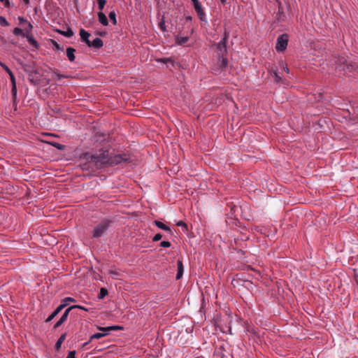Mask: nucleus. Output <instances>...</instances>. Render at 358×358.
Wrapping results in <instances>:
<instances>
[{
	"label": "nucleus",
	"mask_w": 358,
	"mask_h": 358,
	"mask_svg": "<svg viewBox=\"0 0 358 358\" xmlns=\"http://www.w3.org/2000/svg\"><path fill=\"white\" fill-rule=\"evenodd\" d=\"M51 145L54 146L55 148L59 149V150H62L64 148V145L59 143H57V142H50L49 143Z\"/></svg>",
	"instance_id": "nucleus-32"
},
{
	"label": "nucleus",
	"mask_w": 358,
	"mask_h": 358,
	"mask_svg": "<svg viewBox=\"0 0 358 358\" xmlns=\"http://www.w3.org/2000/svg\"><path fill=\"white\" fill-rule=\"evenodd\" d=\"M66 358H76V351L75 350L70 351L68 353Z\"/></svg>",
	"instance_id": "nucleus-42"
},
{
	"label": "nucleus",
	"mask_w": 358,
	"mask_h": 358,
	"mask_svg": "<svg viewBox=\"0 0 358 358\" xmlns=\"http://www.w3.org/2000/svg\"><path fill=\"white\" fill-rule=\"evenodd\" d=\"M17 87H11V95H12V102L13 106L15 108V110H16L17 105L18 103V99L17 97Z\"/></svg>",
	"instance_id": "nucleus-8"
},
{
	"label": "nucleus",
	"mask_w": 358,
	"mask_h": 358,
	"mask_svg": "<svg viewBox=\"0 0 358 358\" xmlns=\"http://www.w3.org/2000/svg\"><path fill=\"white\" fill-rule=\"evenodd\" d=\"M66 306H67V303H64L62 301L61 304L56 309L60 313Z\"/></svg>",
	"instance_id": "nucleus-41"
},
{
	"label": "nucleus",
	"mask_w": 358,
	"mask_h": 358,
	"mask_svg": "<svg viewBox=\"0 0 358 358\" xmlns=\"http://www.w3.org/2000/svg\"><path fill=\"white\" fill-rule=\"evenodd\" d=\"M62 301L64 303H67V305H68L69 303L76 302V299L73 297L67 296V297H65L64 299H63Z\"/></svg>",
	"instance_id": "nucleus-28"
},
{
	"label": "nucleus",
	"mask_w": 358,
	"mask_h": 358,
	"mask_svg": "<svg viewBox=\"0 0 358 358\" xmlns=\"http://www.w3.org/2000/svg\"><path fill=\"white\" fill-rule=\"evenodd\" d=\"M127 160L126 155H115L114 156L109 155V166L117 165Z\"/></svg>",
	"instance_id": "nucleus-5"
},
{
	"label": "nucleus",
	"mask_w": 358,
	"mask_h": 358,
	"mask_svg": "<svg viewBox=\"0 0 358 358\" xmlns=\"http://www.w3.org/2000/svg\"><path fill=\"white\" fill-rule=\"evenodd\" d=\"M176 225L178 226V227H183L185 230H187V224L182 220H180L178 221L177 223H176Z\"/></svg>",
	"instance_id": "nucleus-37"
},
{
	"label": "nucleus",
	"mask_w": 358,
	"mask_h": 358,
	"mask_svg": "<svg viewBox=\"0 0 358 358\" xmlns=\"http://www.w3.org/2000/svg\"><path fill=\"white\" fill-rule=\"evenodd\" d=\"M71 310H73V307H71V306L66 308L65 310L64 313H63V315H62V317H60V319L65 322L66 321L68 315Z\"/></svg>",
	"instance_id": "nucleus-19"
},
{
	"label": "nucleus",
	"mask_w": 358,
	"mask_h": 358,
	"mask_svg": "<svg viewBox=\"0 0 358 358\" xmlns=\"http://www.w3.org/2000/svg\"><path fill=\"white\" fill-rule=\"evenodd\" d=\"M98 3V8L100 10H102L106 5V0H96Z\"/></svg>",
	"instance_id": "nucleus-26"
},
{
	"label": "nucleus",
	"mask_w": 358,
	"mask_h": 358,
	"mask_svg": "<svg viewBox=\"0 0 358 358\" xmlns=\"http://www.w3.org/2000/svg\"><path fill=\"white\" fill-rule=\"evenodd\" d=\"M64 322L63 320H62L61 319H59L55 324L54 326V328L55 329H57L58 328L59 326H61Z\"/></svg>",
	"instance_id": "nucleus-43"
},
{
	"label": "nucleus",
	"mask_w": 358,
	"mask_h": 358,
	"mask_svg": "<svg viewBox=\"0 0 358 358\" xmlns=\"http://www.w3.org/2000/svg\"><path fill=\"white\" fill-rule=\"evenodd\" d=\"M159 27L163 31H165L166 30V28H165V26H164V22H160L159 23Z\"/></svg>",
	"instance_id": "nucleus-46"
},
{
	"label": "nucleus",
	"mask_w": 358,
	"mask_h": 358,
	"mask_svg": "<svg viewBox=\"0 0 358 358\" xmlns=\"http://www.w3.org/2000/svg\"><path fill=\"white\" fill-rule=\"evenodd\" d=\"M106 335H108V333L106 331H103V333H96L90 336V341H91L93 339H99Z\"/></svg>",
	"instance_id": "nucleus-18"
},
{
	"label": "nucleus",
	"mask_w": 358,
	"mask_h": 358,
	"mask_svg": "<svg viewBox=\"0 0 358 358\" xmlns=\"http://www.w3.org/2000/svg\"><path fill=\"white\" fill-rule=\"evenodd\" d=\"M214 355L217 357H220V358H226V356L223 354L221 349H216L214 352Z\"/></svg>",
	"instance_id": "nucleus-29"
},
{
	"label": "nucleus",
	"mask_w": 358,
	"mask_h": 358,
	"mask_svg": "<svg viewBox=\"0 0 358 358\" xmlns=\"http://www.w3.org/2000/svg\"><path fill=\"white\" fill-rule=\"evenodd\" d=\"M0 66L6 71V73H8L9 76H10V73H13L5 64L0 62Z\"/></svg>",
	"instance_id": "nucleus-30"
},
{
	"label": "nucleus",
	"mask_w": 358,
	"mask_h": 358,
	"mask_svg": "<svg viewBox=\"0 0 358 358\" xmlns=\"http://www.w3.org/2000/svg\"><path fill=\"white\" fill-rule=\"evenodd\" d=\"M110 221L104 220L98 224L92 231V236L94 238L101 237L109 228Z\"/></svg>",
	"instance_id": "nucleus-3"
},
{
	"label": "nucleus",
	"mask_w": 358,
	"mask_h": 358,
	"mask_svg": "<svg viewBox=\"0 0 358 358\" xmlns=\"http://www.w3.org/2000/svg\"><path fill=\"white\" fill-rule=\"evenodd\" d=\"M288 41H289V36L287 34H283L280 35L278 37L277 41H276V45H275L276 51L279 53L283 52L287 47Z\"/></svg>",
	"instance_id": "nucleus-4"
},
{
	"label": "nucleus",
	"mask_w": 358,
	"mask_h": 358,
	"mask_svg": "<svg viewBox=\"0 0 358 358\" xmlns=\"http://www.w3.org/2000/svg\"><path fill=\"white\" fill-rule=\"evenodd\" d=\"M98 329L100 331L107 332L108 334L111 331L122 329L123 328L122 327H120V326H118V325H113V326H109V327H98Z\"/></svg>",
	"instance_id": "nucleus-10"
},
{
	"label": "nucleus",
	"mask_w": 358,
	"mask_h": 358,
	"mask_svg": "<svg viewBox=\"0 0 358 358\" xmlns=\"http://www.w3.org/2000/svg\"><path fill=\"white\" fill-rule=\"evenodd\" d=\"M66 336H67L66 333L62 334L60 336V337L59 338V339L57 340V341L56 342V343H55V348L57 350L61 348L62 344L65 341V339L66 338Z\"/></svg>",
	"instance_id": "nucleus-13"
},
{
	"label": "nucleus",
	"mask_w": 358,
	"mask_h": 358,
	"mask_svg": "<svg viewBox=\"0 0 358 358\" xmlns=\"http://www.w3.org/2000/svg\"><path fill=\"white\" fill-rule=\"evenodd\" d=\"M177 266H178V271H177V274H176V280H179L182 278V275H183V271H184V267H183V264H182V262L181 260H178L177 262Z\"/></svg>",
	"instance_id": "nucleus-9"
},
{
	"label": "nucleus",
	"mask_w": 358,
	"mask_h": 358,
	"mask_svg": "<svg viewBox=\"0 0 358 358\" xmlns=\"http://www.w3.org/2000/svg\"><path fill=\"white\" fill-rule=\"evenodd\" d=\"M71 307H73V309L78 308V309L83 310L87 312L89 311V310L87 308H86L85 307L80 306V305H73V306H71Z\"/></svg>",
	"instance_id": "nucleus-38"
},
{
	"label": "nucleus",
	"mask_w": 358,
	"mask_h": 358,
	"mask_svg": "<svg viewBox=\"0 0 358 358\" xmlns=\"http://www.w3.org/2000/svg\"><path fill=\"white\" fill-rule=\"evenodd\" d=\"M98 17L99 21L100 22L101 24H102L104 26H107L108 24V19L103 13H99Z\"/></svg>",
	"instance_id": "nucleus-14"
},
{
	"label": "nucleus",
	"mask_w": 358,
	"mask_h": 358,
	"mask_svg": "<svg viewBox=\"0 0 358 358\" xmlns=\"http://www.w3.org/2000/svg\"><path fill=\"white\" fill-rule=\"evenodd\" d=\"M158 62H162V63H164V64H168V63H171L173 64V62L172 61V59L171 58H163V59H159L157 60Z\"/></svg>",
	"instance_id": "nucleus-31"
},
{
	"label": "nucleus",
	"mask_w": 358,
	"mask_h": 358,
	"mask_svg": "<svg viewBox=\"0 0 358 358\" xmlns=\"http://www.w3.org/2000/svg\"><path fill=\"white\" fill-rule=\"evenodd\" d=\"M222 2H224V1H225V0H222Z\"/></svg>",
	"instance_id": "nucleus-51"
},
{
	"label": "nucleus",
	"mask_w": 358,
	"mask_h": 358,
	"mask_svg": "<svg viewBox=\"0 0 358 358\" xmlns=\"http://www.w3.org/2000/svg\"><path fill=\"white\" fill-rule=\"evenodd\" d=\"M283 70L287 72V73L289 72V68L287 67V65L284 66H283Z\"/></svg>",
	"instance_id": "nucleus-47"
},
{
	"label": "nucleus",
	"mask_w": 358,
	"mask_h": 358,
	"mask_svg": "<svg viewBox=\"0 0 358 358\" xmlns=\"http://www.w3.org/2000/svg\"><path fill=\"white\" fill-rule=\"evenodd\" d=\"M273 76H274L275 80L277 83H279L281 80V78L280 77V76L278 73L277 69L275 70H273Z\"/></svg>",
	"instance_id": "nucleus-33"
},
{
	"label": "nucleus",
	"mask_w": 358,
	"mask_h": 358,
	"mask_svg": "<svg viewBox=\"0 0 358 358\" xmlns=\"http://www.w3.org/2000/svg\"><path fill=\"white\" fill-rule=\"evenodd\" d=\"M62 34L68 38H70L73 35V32L71 29H69L66 31L62 32Z\"/></svg>",
	"instance_id": "nucleus-35"
},
{
	"label": "nucleus",
	"mask_w": 358,
	"mask_h": 358,
	"mask_svg": "<svg viewBox=\"0 0 358 358\" xmlns=\"http://www.w3.org/2000/svg\"><path fill=\"white\" fill-rule=\"evenodd\" d=\"M75 52L76 50L73 48L69 47L66 48V56L70 62L75 60Z\"/></svg>",
	"instance_id": "nucleus-11"
},
{
	"label": "nucleus",
	"mask_w": 358,
	"mask_h": 358,
	"mask_svg": "<svg viewBox=\"0 0 358 358\" xmlns=\"http://www.w3.org/2000/svg\"><path fill=\"white\" fill-rule=\"evenodd\" d=\"M171 244L169 241H164L160 243V246H162L163 248H169V247H171Z\"/></svg>",
	"instance_id": "nucleus-36"
},
{
	"label": "nucleus",
	"mask_w": 358,
	"mask_h": 358,
	"mask_svg": "<svg viewBox=\"0 0 358 358\" xmlns=\"http://www.w3.org/2000/svg\"><path fill=\"white\" fill-rule=\"evenodd\" d=\"M27 27L24 29V31L27 34H29L31 31V30L32 29L33 26L29 22H27Z\"/></svg>",
	"instance_id": "nucleus-39"
},
{
	"label": "nucleus",
	"mask_w": 358,
	"mask_h": 358,
	"mask_svg": "<svg viewBox=\"0 0 358 358\" xmlns=\"http://www.w3.org/2000/svg\"><path fill=\"white\" fill-rule=\"evenodd\" d=\"M192 1V3L194 6V8L195 9V10L196 11L198 15H199V19L201 20V21H205L206 22V15H205V13L203 10V8H202V6L201 4L200 3L199 1V0H191Z\"/></svg>",
	"instance_id": "nucleus-6"
},
{
	"label": "nucleus",
	"mask_w": 358,
	"mask_h": 358,
	"mask_svg": "<svg viewBox=\"0 0 358 358\" xmlns=\"http://www.w3.org/2000/svg\"><path fill=\"white\" fill-rule=\"evenodd\" d=\"M18 20L20 24L28 22V21L25 20L23 17H18Z\"/></svg>",
	"instance_id": "nucleus-45"
},
{
	"label": "nucleus",
	"mask_w": 358,
	"mask_h": 358,
	"mask_svg": "<svg viewBox=\"0 0 358 358\" xmlns=\"http://www.w3.org/2000/svg\"><path fill=\"white\" fill-rule=\"evenodd\" d=\"M162 238V235L161 234H157L152 238V241L154 242H157V241L161 240Z\"/></svg>",
	"instance_id": "nucleus-40"
},
{
	"label": "nucleus",
	"mask_w": 358,
	"mask_h": 358,
	"mask_svg": "<svg viewBox=\"0 0 358 358\" xmlns=\"http://www.w3.org/2000/svg\"><path fill=\"white\" fill-rule=\"evenodd\" d=\"M155 224L162 230H164L166 231H171V228L160 221L155 220Z\"/></svg>",
	"instance_id": "nucleus-15"
},
{
	"label": "nucleus",
	"mask_w": 358,
	"mask_h": 358,
	"mask_svg": "<svg viewBox=\"0 0 358 358\" xmlns=\"http://www.w3.org/2000/svg\"><path fill=\"white\" fill-rule=\"evenodd\" d=\"M55 48H56L57 49H59V44H58L57 43H55Z\"/></svg>",
	"instance_id": "nucleus-49"
},
{
	"label": "nucleus",
	"mask_w": 358,
	"mask_h": 358,
	"mask_svg": "<svg viewBox=\"0 0 358 358\" xmlns=\"http://www.w3.org/2000/svg\"><path fill=\"white\" fill-rule=\"evenodd\" d=\"M230 33L224 30L222 40L216 45V51L218 56H224L227 53V43L229 38Z\"/></svg>",
	"instance_id": "nucleus-2"
},
{
	"label": "nucleus",
	"mask_w": 358,
	"mask_h": 358,
	"mask_svg": "<svg viewBox=\"0 0 358 358\" xmlns=\"http://www.w3.org/2000/svg\"><path fill=\"white\" fill-rule=\"evenodd\" d=\"M80 38H81L82 41L85 42L87 45L90 41V40H89L90 34L85 29H81L80 31Z\"/></svg>",
	"instance_id": "nucleus-12"
},
{
	"label": "nucleus",
	"mask_w": 358,
	"mask_h": 358,
	"mask_svg": "<svg viewBox=\"0 0 358 358\" xmlns=\"http://www.w3.org/2000/svg\"><path fill=\"white\" fill-rule=\"evenodd\" d=\"M28 39V41L34 46L35 47H37L38 45V43L37 41L34 38V37L32 36H27V35H25Z\"/></svg>",
	"instance_id": "nucleus-23"
},
{
	"label": "nucleus",
	"mask_w": 358,
	"mask_h": 358,
	"mask_svg": "<svg viewBox=\"0 0 358 358\" xmlns=\"http://www.w3.org/2000/svg\"><path fill=\"white\" fill-rule=\"evenodd\" d=\"M59 313V312L55 309L49 316L45 320V322H50L51 320H52Z\"/></svg>",
	"instance_id": "nucleus-20"
},
{
	"label": "nucleus",
	"mask_w": 358,
	"mask_h": 358,
	"mask_svg": "<svg viewBox=\"0 0 358 358\" xmlns=\"http://www.w3.org/2000/svg\"><path fill=\"white\" fill-rule=\"evenodd\" d=\"M187 20H192V17H190V16H189V17H187Z\"/></svg>",
	"instance_id": "nucleus-50"
},
{
	"label": "nucleus",
	"mask_w": 358,
	"mask_h": 358,
	"mask_svg": "<svg viewBox=\"0 0 358 358\" xmlns=\"http://www.w3.org/2000/svg\"><path fill=\"white\" fill-rule=\"evenodd\" d=\"M0 2L3 3L5 7H6V8H10V6L9 0H0Z\"/></svg>",
	"instance_id": "nucleus-44"
},
{
	"label": "nucleus",
	"mask_w": 358,
	"mask_h": 358,
	"mask_svg": "<svg viewBox=\"0 0 358 358\" xmlns=\"http://www.w3.org/2000/svg\"><path fill=\"white\" fill-rule=\"evenodd\" d=\"M13 34L15 35H23L24 36H25V34H24V31L22 29L19 28V27H15L14 29H13Z\"/></svg>",
	"instance_id": "nucleus-25"
},
{
	"label": "nucleus",
	"mask_w": 358,
	"mask_h": 358,
	"mask_svg": "<svg viewBox=\"0 0 358 358\" xmlns=\"http://www.w3.org/2000/svg\"><path fill=\"white\" fill-rule=\"evenodd\" d=\"M219 59L220 60V67L222 69H225L228 65V59L224 56H218Z\"/></svg>",
	"instance_id": "nucleus-17"
},
{
	"label": "nucleus",
	"mask_w": 358,
	"mask_h": 358,
	"mask_svg": "<svg viewBox=\"0 0 358 358\" xmlns=\"http://www.w3.org/2000/svg\"><path fill=\"white\" fill-rule=\"evenodd\" d=\"M53 76H54V79L57 80H59L62 78H67V76L61 74V73H57V72H55Z\"/></svg>",
	"instance_id": "nucleus-27"
},
{
	"label": "nucleus",
	"mask_w": 358,
	"mask_h": 358,
	"mask_svg": "<svg viewBox=\"0 0 358 358\" xmlns=\"http://www.w3.org/2000/svg\"><path fill=\"white\" fill-rule=\"evenodd\" d=\"M9 77L10 79L11 87H17L16 86V80H15V77L14 74L10 73V76Z\"/></svg>",
	"instance_id": "nucleus-34"
},
{
	"label": "nucleus",
	"mask_w": 358,
	"mask_h": 358,
	"mask_svg": "<svg viewBox=\"0 0 358 358\" xmlns=\"http://www.w3.org/2000/svg\"><path fill=\"white\" fill-rule=\"evenodd\" d=\"M103 43L101 38H95L92 41H89L87 45L94 48H100L103 46Z\"/></svg>",
	"instance_id": "nucleus-7"
},
{
	"label": "nucleus",
	"mask_w": 358,
	"mask_h": 358,
	"mask_svg": "<svg viewBox=\"0 0 358 358\" xmlns=\"http://www.w3.org/2000/svg\"><path fill=\"white\" fill-rule=\"evenodd\" d=\"M108 17L114 25L117 24L116 14L115 11L110 12Z\"/></svg>",
	"instance_id": "nucleus-22"
},
{
	"label": "nucleus",
	"mask_w": 358,
	"mask_h": 358,
	"mask_svg": "<svg viewBox=\"0 0 358 358\" xmlns=\"http://www.w3.org/2000/svg\"><path fill=\"white\" fill-rule=\"evenodd\" d=\"M189 41L188 36H178L176 38V41L178 45H183Z\"/></svg>",
	"instance_id": "nucleus-16"
},
{
	"label": "nucleus",
	"mask_w": 358,
	"mask_h": 358,
	"mask_svg": "<svg viewBox=\"0 0 358 358\" xmlns=\"http://www.w3.org/2000/svg\"><path fill=\"white\" fill-rule=\"evenodd\" d=\"M0 25L2 27H8L9 26L8 22L3 16H0Z\"/></svg>",
	"instance_id": "nucleus-24"
},
{
	"label": "nucleus",
	"mask_w": 358,
	"mask_h": 358,
	"mask_svg": "<svg viewBox=\"0 0 358 358\" xmlns=\"http://www.w3.org/2000/svg\"><path fill=\"white\" fill-rule=\"evenodd\" d=\"M87 159L94 163L96 167L109 165V152L106 150H100L97 152L91 155Z\"/></svg>",
	"instance_id": "nucleus-1"
},
{
	"label": "nucleus",
	"mask_w": 358,
	"mask_h": 358,
	"mask_svg": "<svg viewBox=\"0 0 358 358\" xmlns=\"http://www.w3.org/2000/svg\"><path fill=\"white\" fill-rule=\"evenodd\" d=\"M24 3L29 4V0H23Z\"/></svg>",
	"instance_id": "nucleus-48"
},
{
	"label": "nucleus",
	"mask_w": 358,
	"mask_h": 358,
	"mask_svg": "<svg viewBox=\"0 0 358 358\" xmlns=\"http://www.w3.org/2000/svg\"><path fill=\"white\" fill-rule=\"evenodd\" d=\"M108 290L106 289V288H101L100 289V292H99V299H103L107 294H108Z\"/></svg>",
	"instance_id": "nucleus-21"
}]
</instances>
